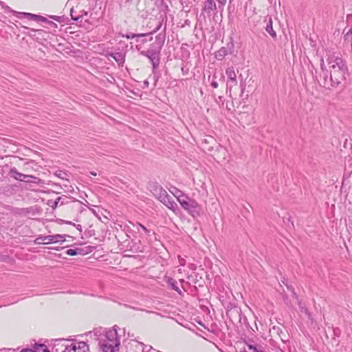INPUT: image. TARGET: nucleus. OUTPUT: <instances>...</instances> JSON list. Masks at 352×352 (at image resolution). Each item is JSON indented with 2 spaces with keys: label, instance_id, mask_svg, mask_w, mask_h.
Returning <instances> with one entry per match:
<instances>
[{
  "label": "nucleus",
  "instance_id": "28",
  "mask_svg": "<svg viewBox=\"0 0 352 352\" xmlns=\"http://www.w3.org/2000/svg\"><path fill=\"white\" fill-rule=\"evenodd\" d=\"M162 25V21H159L158 24L156 26V28H155V30L152 32H151L150 34L155 33L157 31H158L161 28Z\"/></svg>",
  "mask_w": 352,
  "mask_h": 352
},
{
  "label": "nucleus",
  "instance_id": "32",
  "mask_svg": "<svg viewBox=\"0 0 352 352\" xmlns=\"http://www.w3.org/2000/svg\"><path fill=\"white\" fill-rule=\"evenodd\" d=\"M41 237H42V236H41L38 237V238L36 239L35 242H36V243H38V244L43 243V239H40Z\"/></svg>",
  "mask_w": 352,
  "mask_h": 352
},
{
  "label": "nucleus",
  "instance_id": "33",
  "mask_svg": "<svg viewBox=\"0 0 352 352\" xmlns=\"http://www.w3.org/2000/svg\"><path fill=\"white\" fill-rule=\"evenodd\" d=\"M211 86L213 88H217L218 87V82L217 81H213L211 82Z\"/></svg>",
  "mask_w": 352,
  "mask_h": 352
},
{
  "label": "nucleus",
  "instance_id": "40",
  "mask_svg": "<svg viewBox=\"0 0 352 352\" xmlns=\"http://www.w3.org/2000/svg\"><path fill=\"white\" fill-rule=\"evenodd\" d=\"M43 352H50L47 349H44Z\"/></svg>",
  "mask_w": 352,
  "mask_h": 352
},
{
  "label": "nucleus",
  "instance_id": "34",
  "mask_svg": "<svg viewBox=\"0 0 352 352\" xmlns=\"http://www.w3.org/2000/svg\"><path fill=\"white\" fill-rule=\"evenodd\" d=\"M152 1L155 2V5L162 4L163 3V0H151Z\"/></svg>",
  "mask_w": 352,
  "mask_h": 352
},
{
  "label": "nucleus",
  "instance_id": "27",
  "mask_svg": "<svg viewBox=\"0 0 352 352\" xmlns=\"http://www.w3.org/2000/svg\"><path fill=\"white\" fill-rule=\"evenodd\" d=\"M138 226L142 229L144 232H145L147 235H150L151 231L148 230L144 226L142 225L141 223H138Z\"/></svg>",
  "mask_w": 352,
  "mask_h": 352
},
{
  "label": "nucleus",
  "instance_id": "22",
  "mask_svg": "<svg viewBox=\"0 0 352 352\" xmlns=\"http://www.w3.org/2000/svg\"><path fill=\"white\" fill-rule=\"evenodd\" d=\"M76 346L75 344H71L69 346H65L63 352H76Z\"/></svg>",
  "mask_w": 352,
  "mask_h": 352
},
{
  "label": "nucleus",
  "instance_id": "2",
  "mask_svg": "<svg viewBox=\"0 0 352 352\" xmlns=\"http://www.w3.org/2000/svg\"><path fill=\"white\" fill-rule=\"evenodd\" d=\"M100 346L103 352H116L119 350L120 339L115 327L107 332L106 338L100 342Z\"/></svg>",
  "mask_w": 352,
  "mask_h": 352
},
{
  "label": "nucleus",
  "instance_id": "16",
  "mask_svg": "<svg viewBox=\"0 0 352 352\" xmlns=\"http://www.w3.org/2000/svg\"><path fill=\"white\" fill-rule=\"evenodd\" d=\"M265 30L272 37H276V32L273 30L272 28V21L271 19H270L268 23L266 25Z\"/></svg>",
  "mask_w": 352,
  "mask_h": 352
},
{
  "label": "nucleus",
  "instance_id": "12",
  "mask_svg": "<svg viewBox=\"0 0 352 352\" xmlns=\"http://www.w3.org/2000/svg\"><path fill=\"white\" fill-rule=\"evenodd\" d=\"M164 39H165V35H162L161 34H160L159 35H157L156 37H155V43H156V47H153L154 49H159L160 51H161V49H162V45H164Z\"/></svg>",
  "mask_w": 352,
  "mask_h": 352
},
{
  "label": "nucleus",
  "instance_id": "17",
  "mask_svg": "<svg viewBox=\"0 0 352 352\" xmlns=\"http://www.w3.org/2000/svg\"><path fill=\"white\" fill-rule=\"evenodd\" d=\"M228 54V49L226 47H221L217 52L215 56L218 60H222Z\"/></svg>",
  "mask_w": 352,
  "mask_h": 352
},
{
  "label": "nucleus",
  "instance_id": "7",
  "mask_svg": "<svg viewBox=\"0 0 352 352\" xmlns=\"http://www.w3.org/2000/svg\"><path fill=\"white\" fill-rule=\"evenodd\" d=\"M65 235L61 234H55V235H48V236H43L41 237L40 239H43V244H50L53 243H57L59 241H65Z\"/></svg>",
  "mask_w": 352,
  "mask_h": 352
},
{
  "label": "nucleus",
  "instance_id": "25",
  "mask_svg": "<svg viewBox=\"0 0 352 352\" xmlns=\"http://www.w3.org/2000/svg\"><path fill=\"white\" fill-rule=\"evenodd\" d=\"M48 205L54 209L59 206V203L56 199L55 201L50 200L48 201Z\"/></svg>",
  "mask_w": 352,
  "mask_h": 352
},
{
  "label": "nucleus",
  "instance_id": "30",
  "mask_svg": "<svg viewBox=\"0 0 352 352\" xmlns=\"http://www.w3.org/2000/svg\"><path fill=\"white\" fill-rule=\"evenodd\" d=\"M248 347H249V349L250 350L252 351V352H265V351H263L258 350L256 346H252V345H249Z\"/></svg>",
  "mask_w": 352,
  "mask_h": 352
},
{
  "label": "nucleus",
  "instance_id": "19",
  "mask_svg": "<svg viewBox=\"0 0 352 352\" xmlns=\"http://www.w3.org/2000/svg\"><path fill=\"white\" fill-rule=\"evenodd\" d=\"M70 16L74 21H78L82 16V14L77 13V11L75 10L74 8H72L70 10Z\"/></svg>",
  "mask_w": 352,
  "mask_h": 352
},
{
  "label": "nucleus",
  "instance_id": "39",
  "mask_svg": "<svg viewBox=\"0 0 352 352\" xmlns=\"http://www.w3.org/2000/svg\"><path fill=\"white\" fill-rule=\"evenodd\" d=\"M90 173H91V175H92L94 176L96 175V173H95V172H91Z\"/></svg>",
  "mask_w": 352,
  "mask_h": 352
},
{
  "label": "nucleus",
  "instance_id": "24",
  "mask_svg": "<svg viewBox=\"0 0 352 352\" xmlns=\"http://www.w3.org/2000/svg\"><path fill=\"white\" fill-rule=\"evenodd\" d=\"M148 34H133V33H130V34H126L125 36L126 38L129 39V38H135V37H143V36H146Z\"/></svg>",
  "mask_w": 352,
  "mask_h": 352
},
{
  "label": "nucleus",
  "instance_id": "21",
  "mask_svg": "<svg viewBox=\"0 0 352 352\" xmlns=\"http://www.w3.org/2000/svg\"><path fill=\"white\" fill-rule=\"evenodd\" d=\"M57 200L59 203V206H63V205L68 204L69 198L67 196L64 195L62 197H58L57 198Z\"/></svg>",
  "mask_w": 352,
  "mask_h": 352
},
{
  "label": "nucleus",
  "instance_id": "11",
  "mask_svg": "<svg viewBox=\"0 0 352 352\" xmlns=\"http://www.w3.org/2000/svg\"><path fill=\"white\" fill-rule=\"evenodd\" d=\"M9 175H10V177L14 178L16 180L22 182L23 181L22 177L23 176L24 174L18 172L16 168L15 167H14L10 170Z\"/></svg>",
  "mask_w": 352,
  "mask_h": 352
},
{
  "label": "nucleus",
  "instance_id": "10",
  "mask_svg": "<svg viewBox=\"0 0 352 352\" xmlns=\"http://www.w3.org/2000/svg\"><path fill=\"white\" fill-rule=\"evenodd\" d=\"M226 74L229 80L232 82L234 85L237 84L236 75L233 67H228L226 71Z\"/></svg>",
  "mask_w": 352,
  "mask_h": 352
},
{
  "label": "nucleus",
  "instance_id": "23",
  "mask_svg": "<svg viewBox=\"0 0 352 352\" xmlns=\"http://www.w3.org/2000/svg\"><path fill=\"white\" fill-rule=\"evenodd\" d=\"M77 349H78V352H80V350H82L83 352L89 350L88 345L84 342H80Z\"/></svg>",
  "mask_w": 352,
  "mask_h": 352
},
{
  "label": "nucleus",
  "instance_id": "3",
  "mask_svg": "<svg viewBox=\"0 0 352 352\" xmlns=\"http://www.w3.org/2000/svg\"><path fill=\"white\" fill-rule=\"evenodd\" d=\"M152 193L170 210L175 212L178 210L177 204L161 186H153Z\"/></svg>",
  "mask_w": 352,
  "mask_h": 352
},
{
  "label": "nucleus",
  "instance_id": "15",
  "mask_svg": "<svg viewBox=\"0 0 352 352\" xmlns=\"http://www.w3.org/2000/svg\"><path fill=\"white\" fill-rule=\"evenodd\" d=\"M22 179H23V181L22 182H34L35 184H39L40 182H41V179H38L32 175H23V176L22 177Z\"/></svg>",
  "mask_w": 352,
  "mask_h": 352
},
{
  "label": "nucleus",
  "instance_id": "5",
  "mask_svg": "<svg viewBox=\"0 0 352 352\" xmlns=\"http://www.w3.org/2000/svg\"><path fill=\"white\" fill-rule=\"evenodd\" d=\"M160 50L154 49L153 47H151L146 51H142L140 52L141 55L147 57L150 60L153 65V71L155 70L159 66L160 60Z\"/></svg>",
  "mask_w": 352,
  "mask_h": 352
},
{
  "label": "nucleus",
  "instance_id": "9",
  "mask_svg": "<svg viewBox=\"0 0 352 352\" xmlns=\"http://www.w3.org/2000/svg\"><path fill=\"white\" fill-rule=\"evenodd\" d=\"M217 10V5L214 0H206L204 3L201 11L210 14L211 12Z\"/></svg>",
  "mask_w": 352,
  "mask_h": 352
},
{
  "label": "nucleus",
  "instance_id": "41",
  "mask_svg": "<svg viewBox=\"0 0 352 352\" xmlns=\"http://www.w3.org/2000/svg\"><path fill=\"white\" fill-rule=\"evenodd\" d=\"M144 83V85H146L147 86L148 85V82L147 80H145Z\"/></svg>",
  "mask_w": 352,
  "mask_h": 352
},
{
  "label": "nucleus",
  "instance_id": "20",
  "mask_svg": "<svg viewBox=\"0 0 352 352\" xmlns=\"http://www.w3.org/2000/svg\"><path fill=\"white\" fill-rule=\"evenodd\" d=\"M37 22H43V23H49L50 25H54L56 27V24L54 23V22L52 21H49L47 18L41 16V15H38V18H37Z\"/></svg>",
  "mask_w": 352,
  "mask_h": 352
},
{
  "label": "nucleus",
  "instance_id": "1",
  "mask_svg": "<svg viewBox=\"0 0 352 352\" xmlns=\"http://www.w3.org/2000/svg\"><path fill=\"white\" fill-rule=\"evenodd\" d=\"M329 70L325 68L324 58L320 59V72L319 74L318 82L327 89L336 87L345 78L344 76L348 72L346 65H337L329 67Z\"/></svg>",
  "mask_w": 352,
  "mask_h": 352
},
{
  "label": "nucleus",
  "instance_id": "42",
  "mask_svg": "<svg viewBox=\"0 0 352 352\" xmlns=\"http://www.w3.org/2000/svg\"><path fill=\"white\" fill-rule=\"evenodd\" d=\"M66 223L67 224H72V222L71 221H67Z\"/></svg>",
  "mask_w": 352,
  "mask_h": 352
},
{
  "label": "nucleus",
  "instance_id": "18",
  "mask_svg": "<svg viewBox=\"0 0 352 352\" xmlns=\"http://www.w3.org/2000/svg\"><path fill=\"white\" fill-rule=\"evenodd\" d=\"M82 250L80 248H76V249H68L66 251V254L69 256H75L77 254H82Z\"/></svg>",
  "mask_w": 352,
  "mask_h": 352
},
{
  "label": "nucleus",
  "instance_id": "6",
  "mask_svg": "<svg viewBox=\"0 0 352 352\" xmlns=\"http://www.w3.org/2000/svg\"><path fill=\"white\" fill-rule=\"evenodd\" d=\"M326 53L327 56V61L329 65V67L333 66V65L335 66H337L338 65H346L340 52L327 50Z\"/></svg>",
  "mask_w": 352,
  "mask_h": 352
},
{
  "label": "nucleus",
  "instance_id": "31",
  "mask_svg": "<svg viewBox=\"0 0 352 352\" xmlns=\"http://www.w3.org/2000/svg\"><path fill=\"white\" fill-rule=\"evenodd\" d=\"M217 1L219 3V7L224 6L226 3V0H217Z\"/></svg>",
  "mask_w": 352,
  "mask_h": 352
},
{
  "label": "nucleus",
  "instance_id": "35",
  "mask_svg": "<svg viewBox=\"0 0 352 352\" xmlns=\"http://www.w3.org/2000/svg\"><path fill=\"white\" fill-rule=\"evenodd\" d=\"M172 288L177 292L179 291V288L176 286L175 283H172Z\"/></svg>",
  "mask_w": 352,
  "mask_h": 352
},
{
  "label": "nucleus",
  "instance_id": "13",
  "mask_svg": "<svg viewBox=\"0 0 352 352\" xmlns=\"http://www.w3.org/2000/svg\"><path fill=\"white\" fill-rule=\"evenodd\" d=\"M273 331L279 336L280 339L283 342H285L287 341V335L280 327H274Z\"/></svg>",
  "mask_w": 352,
  "mask_h": 352
},
{
  "label": "nucleus",
  "instance_id": "29",
  "mask_svg": "<svg viewBox=\"0 0 352 352\" xmlns=\"http://www.w3.org/2000/svg\"><path fill=\"white\" fill-rule=\"evenodd\" d=\"M49 17L50 19H52L58 22H60L61 21V17L59 16H55V15H50Z\"/></svg>",
  "mask_w": 352,
  "mask_h": 352
},
{
  "label": "nucleus",
  "instance_id": "36",
  "mask_svg": "<svg viewBox=\"0 0 352 352\" xmlns=\"http://www.w3.org/2000/svg\"><path fill=\"white\" fill-rule=\"evenodd\" d=\"M21 352H34V351L32 349H23Z\"/></svg>",
  "mask_w": 352,
  "mask_h": 352
},
{
  "label": "nucleus",
  "instance_id": "4",
  "mask_svg": "<svg viewBox=\"0 0 352 352\" xmlns=\"http://www.w3.org/2000/svg\"><path fill=\"white\" fill-rule=\"evenodd\" d=\"M178 192H179L181 195H175V197L182 208L194 217L195 214H199L200 207L198 203L195 199H190L183 194L181 190H178Z\"/></svg>",
  "mask_w": 352,
  "mask_h": 352
},
{
  "label": "nucleus",
  "instance_id": "8",
  "mask_svg": "<svg viewBox=\"0 0 352 352\" xmlns=\"http://www.w3.org/2000/svg\"><path fill=\"white\" fill-rule=\"evenodd\" d=\"M6 9L10 12H12L14 15H15L17 17H19L21 15H23L25 18H27L28 19H31V20L37 21V18H38V15L37 14H32V13H28V12H17V11L12 10L9 6H7Z\"/></svg>",
  "mask_w": 352,
  "mask_h": 352
},
{
  "label": "nucleus",
  "instance_id": "26",
  "mask_svg": "<svg viewBox=\"0 0 352 352\" xmlns=\"http://www.w3.org/2000/svg\"><path fill=\"white\" fill-rule=\"evenodd\" d=\"M345 40L350 41L352 45V30L347 32L344 36Z\"/></svg>",
  "mask_w": 352,
  "mask_h": 352
},
{
  "label": "nucleus",
  "instance_id": "38",
  "mask_svg": "<svg viewBox=\"0 0 352 352\" xmlns=\"http://www.w3.org/2000/svg\"><path fill=\"white\" fill-rule=\"evenodd\" d=\"M76 228L78 230H79L80 231H81V226L80 225H77L76 226Z\"/></svg>",
  "mask_w": 352,
  "mask_h": 352
},
{
  "label": "nucleus",
  "instance_id": "37",
  "mask_svg": "<svg viewBox=\"0 0 352 352\" xmlns=\"http://www.w3.org/2000/svg\"><path fill=\"white\" fill-rule=\"evenodd\" d=\"M178 190H179L178 189H177V188L175 189V194H174L175 196L181 195V193L179 192H178Z\"/></svg>",
  "mask_w": 352,
  "mask_h": 352
},
{
  "label": "nucleus",
  "instance_id": "14",
  "mask_svg": "<svg viewBox=\"0 0 352 352\" xmlns=\"http://www.w3.org/2000/svg\"><path fill=\"white\" fill-rule=\"evenodd\" d=\"M111 56L118 63L122 65L124 62V56L121 52H116L111 54Z\"/></svg>",
  "mask_w": 352,
  "mask_h": 352
}]
</instances>
